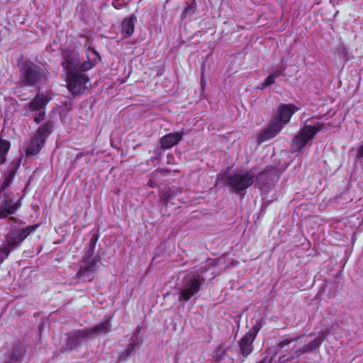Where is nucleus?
<instances>
[{
	"label": "nucleus",
	"instance_id": "f257e3e1",
	"mask_svg": "<svg viewBox=\"0 0 363 363\" xmlns=\"http://www.w3.org/2000/svg\"><path fill=\"white\" fill-rule=\"evenodd\" d=\"M87 60L81 62L78 55L74 52H63L62 66L67 74V87L74 94H81L87 88L89 78L83 72L91 69L100 60L98 52L93 48L87 50Z\"/></svg>",
	"mask_w": 363,
	"mask_h": 363
},
{
	"label": "nucleus",
	"instance_id": "f03ea898",
	"mask_svg": "<svg viewBox=\"0 0 363 363\" xmlns=\"http://www.w3.org/2000/svg\"><path fill=\"white\" fill-rule=\"evenodd\" d=\"M298 107L293 104H282L277 111L269 127L263 130L258 137L259 143L264 142L276 136L287 124L291 116L297 111Z\"/></svg>",
	"mask_w": 363,
	"mask_h": 363
},
{
	"label": "nucleus",
	"instance_id": "7ed1b4c3",
	"mask_svg": "<svg viewBox=\"0 0 363 363\" xmlns=\"http://www.w3.org/2000/svg\"><path fill=\"white\" fill-rule=\"evenodd\" d=\"M17 165L10 168L8 173L4 175L0 182V197L4 196V200L0 204V219L5 218L14 214L21 206V199L15 200L11 192L6 191L7 187L11 184L13 178L16 172Z\"/></svg>",
	"mask_w": 363,
	"mask_h": 363
},
{
	"label": "nucleus",
	"instance_id": "20e7f679",
	"mask_svg": "<svg viewBox=\"0 0 363 363\" xmlns=\"http://www.w3.org/2000/svg\"><path fill=\"white\" fill-rule=\"evenodd\" d=\"M180 278L177 284L179 300L186 301L199 291L204 279L201 272L196 270L184 272L180 274Z\"/></svg>",
	"mask_w": 363,
	"mask_h": 363
},
{
	"label": "nucleus",
	"instance_id": "39448f33",
	"mask_svg": "<svg viewBox=\"0 0 363 363\" xmlns=\"http://www.w3.org/2000/svg\"><path fill=\"white\" fill-rule=\"evenodd\" d=\"M38 225H32L25 228L14 229L6 237V242L0 247V264L9 255L11 252L28 235L33 232Z\"/></svg>",
	"mask_w": 363,
	"mask_h": 363
},
{
	"label": "nucleus",
	"instance_id": "423d86ee",
	"mask_svg": "<svg viewBox=\"0 0 363 363\" xmlns=\"http://www.w3.org/2000/svg\"><path fill=\"white\" fill-rule=\"evenodd\" d=\"M111 323L106 320L91 328L73 333L67 339L66 349L72 350L80 345L82 340L94 334H105L110 330Z\"/></svg>",
	"mask_w": 363,
	"mask_h": 363
},
{
	"label": "nucleus",
	"instance_id": "0eeeda50",
	"mask_svg": "<svg viewBox=\"0 0 363 363\" xmlns=\"http://www.w3.org/2000/svg\"><path fill=\"white\" fill-rule=\"evenodd\" d=\"M98 240L96 235H93L89 241V249L82 259L80 270L77 274L80 279L90 281L92 279V274L95 272L96 266V259L93 257V253Z\"/></svg>",
	"mask_w": 363,
	"mask_h": 363
},
{
	"label": "nucleus",
	"instance_id": "6e6552de",
	"mask_svg": "<svg viewBox=\"0 0 363 363\" xmlns=\"http://www.w3.org/2000/svg\"><path fill=\"white\" fill-rule=\"evenodd\" d=\"M326 129L323 123H316L314 125H306L303 126L299 133L296 135L292 142L293 147L300 151L309 141L312 140L317 133Z\"/></svg>",
	"mask_w": 363,
	"mask_h": 363
},
{
	"label": "nucleus",
	"instance_id": "1a4fd4ad",
	"mask_svg": "<svg viewBox=\"0 0 363 363\" xmlns=\"http://www.w3.org/2000/svg\"><path fill=\"white\" fill-rule=\"evenodd\" d=\"M52 125L50 122L40 125L28 145L26 150V154L35 155L38 153L44 145L47 138L52 133Z\"/></svg>",
	"mask_w": 363,
	"mask_h": 363
},
{
	"label": "nucleus",
	"instance_id": "9d476101",
	"mask_svg": "<svg viewBox=\"0 0 363 363\" xmlns=\"http://www.w3.org/2000/svg\"><path fill=\"white\" fill-rule=\"evenodd\" d=\"M254 182V174L250 172H241L228 176L227 184L235 192L241 194Z\"/></svg>",
	"mask_w": 363,
	"mask_h": 363
},
{
	"label": "nucleus",
	"instance_id": "9b49d317",
	"mask_svg": "<svg viewBox=\"0 0 363 363\" xmlns=\"http://www.w3.org/2000/svg\"><path fill=\"white\" fill-rule=\"evenodd\" d=\"M323 338L318 337L308 342H304L302 347L292 350L289 354H284L279 359V363H288L300 355L313 351L319 347Z\"/></svg>",
	"mask_w": 363,
	"mask_h": 363
},
{
	"label": "nucleus",
	"instance_id": "f8f14e48",
	"mask_svg": "<svg viewBox=\"0 0 363 363\" xmlns=\"http://www.w3.org/2000/svg\"><path fill=\"white\" fill-rule=\"evenodd\" d=\"M49 99L43 94L38 95L32 101L28 104L30 111H35L37 114L34 116V121L36 123H40L45 116V109Z\"/></svg>",
	"mask_w": 363,
	"mask_h": 363
},
{
	"label": "nucleus",
	"instance_id": "ddd939ff",
	"mask_svg": "<svg viewBox=\"0 0 363 363\" xmlns=\"http://www.w3.org/2000/svg\"><path fill=\"white\" fill-rule=\"evenodd\" d=\"M21 72L26 82L33 85L35 84L40 78V68L31 62H26L21 68Z\"/></svg>",
	"mask_w": 363,
	"mask_h": 363
},
{
	"label": "nucleus",
	"instance_id": "4468645a",
	"mask_svg": "<svg viewBox=\"0 0 363 363\" xmlns=\"http://www.w3.org/2000/svg\"><path fill=\"white\" fill-rule=\"evenodd\" d=\"M254 333H246L239 342L240 351L243 357H247L253 350Z\"/></svg>",
	"mask_w": 363,
	"mask_h": 363
},
{
	"label": "nucleus",
	"instance_id": "2eb2a0df",
	"mask_svg": "<svg viewBox=\"0 0 363 363\" xmlns=\"http://www.w3.org/2000/svg\"><path fill=\"white\" fill-rule=\"evenodd\" d=\"M183 135L180 132L172 133L165 135L160 139L162 148L170 149L182 139Z\"/></svg>",
	"mask_w": 363,
	"mask_h": 363
},
{
	"label": "nucleus",
	"instance_id": "dca6fc26",
	"mask_svg": "<svg viewBox=\"0 0 363 363\" xmlns=\"http://www.w3.org/2000/svg\"><path fill=\"white\" fill-rule=\"evenodd\" d=\"M277 175V172L269 169L260 173L257 179V182L260 190L263 191L267 185L273 184Z\"/></svg>",
	"mask_w": 363,
	"mask_h": 363
},
{
	"label": "nucleus",
	"instance_id": "f3484780",
	"mask_svg": "<svg viewBox=\"0 0 363 363\" xmlns=\"http://www.w3.org/2000/svg\"><path fill=\"white\" fill-rule=\"evenodd\" d=\"M135 18L130 16L125 18L122 22V33L125 37H130L133 35L135 28Z\"/></svg>",
	"mask_w": 363,
	"mask_h": 363
},
{
	"label": "nucleus",
	"instance_id": "a211bd4d",
	"mask_svg": "<svg viewBox=\"0 0 363 363\" xmlns=\"http://www.w3.org/2000/svg\"><path fill=\"white\" fill-rule=\"evenodd\" d=\"M138 345V337H133L130 339L128 347L119 354V358L121 360H125L129 357L134 352L135 347Z\"/></svg>",
	"mask_w": 363,
	"mask_h": 363
},
{
	"label": "nucleus",
	"instance_id": "6ab92c4d",
	"mask_svg": "<svg viewBox=\"0 0 363 363\" xmlns=\"http://www.w3.org/2000/svg\"><path fill=\"white\" fill-rule=\"evenodd\" d=\"M10 148V143L6 140H0V165L6 161V156Z\"/></svg>",
	"mask_w": 363,
	"mask_h": 363
},
{
	"label": "nucleus",
	"instance_id": "aec40b11",
	"mask_svg": "<svg viewBox=\"0 0 363 363\" xmlns=\"http://www.w3.org/2000/svg\"><path fill=\"white\" fill-rule=\"evenodd\" d=\"M23 355V350H14L6 363H21Z\"/></svg>",
	"mask_w": 363,
	"mask_h": 363
},
{
	"label": "nucleus",
	"instance_id": "412c9836",
	"mask_svg": "<svg viewBox=\"0 0 363 363\" xmlns=\"http://www.w3.org/2000/svg\"><path fill=\"white\" fill-rule=\"evenodd\" d=\"M277 78L272 74H270L263 82L259 84L258 88L260 89H263L267 86H269L273 84L275 82Z\"/></svg>",
	"mask_w": 363,
	"mask_h": 363
},
{
	"label": "nucleus",
	"instance_id": "4be33fe9",
	"mask_svg": "<svg viewBox=\"0 0 363 363\" xmlns=\"http://www.w3.org/2000/svg\"><path fill=\"white\" fill-rule=\"evenodd\" d=\"M225 354H226L225 349L223 347V346L220 345L216 348V350L214 352L213 357L216 359H217L218 360H221L224 358Z\"/></svg>",
	"mask_w": 363,
	"mask_h": 363
},
{
	"label": "nucleus",
	"instance_id": "5701e85b",
	"mask_svg": "<svg viewBox=\"0 0 363 363\" xmlns=\"http://www.w3.org/2000/svg\"><path fill=\"white\" fill-rule=\"evenodd\" d=\"M194 6L193 5H189L188 6H186L184 11H183V13H182V16L183 17H186L188 16H191L194 12Z\"/></svg>",
	"mask_w": 363,
	"mask_h": 363
},
{
	"label": "nucleus",
	"instance_id": "b1692460",
	"mask_svg": "<svg viewBox=\"0 0 363 363\" xmlns=\"http://www.w3.org/2000/svg\"><path fill=\"white\" fill-rule=\"evenodd\" d=\"M284 70L285 67L274 69L271 74H272L275 77V78H278L279 77L283 74Z\"/></svg>",
	"mask_w": 363,
	"mask_h": 363
},
{
	"label": "nucleus",
	"instance_id": "393cba45",
	"mask_svg": "<svg viewBox=\"0 0 363 363\" xmlns=\"http://www.w3.org/2000/svg\"><path fill=\"white\" fill-rule=\"evenodd\" d=\"M292 341H294V339H285L279 342V347L281 350H284V347L289 345Z\"/></svg>",
	"mask_w": 363,
	"mask_h": 363
},
{
	"label": "nucleus",
	"instance_id": "a878e982",
	"mask_svg": "<svg viewBox=\"0 0 363 363\" xmlns=\"http://www.w3.org/2000/svg\"><path fill=\"white\" fill-rule=\"evenodd\" d=\"M260 328H261V325L259 324H257V325H254L252 330H250L247 333H254L255 337L257 333L259 331Z\"/></svg>",
	"mask_w": 363,
	"mask_h": 363
},
{
	"label": "nucleus",
	"instance_id": "bb28decb",
	"mask_svg": "<svg viewBox=\"0 0 363 363\" xmlns=\"http://www.w3.org/2000/svg\"><path fill=\"white\" fill-rule=\"evenodd\" d=\"M162 199L167 202L171 199V195L169 191H164L162 195Z\"/></svg>",
	"mask_w": 363,
	"mask_h": 363
},
{
	"label": "nucleus",
	"instance_id": "cd10ccee",
	"mask_svg": "<svg viewBox=\"0 0 363 363\" xmlns=\"http://www.w3.org/2000/svg\"><path fill=\"white\" fill-rule=\"evenodd\" d=\"M357 157H363V142H362V144L357 149Z\"/></svg>",
	"mask_w": 363,
	"mask_h": 363
},
{
	"label": "nucleus",
	"instance_id": "c85d7f7f",
	"mask_svg": "<svg viewBox=\"0 0 363 363\" xmlns=\"http://www.w3.org/2000/svg\"><path fill=\"white\" fill-rule=\"evenodd\" d=\"M114 8L119 9H121V4H119V0H114L112 3Z\"/></svg>",
	"mask_w": 363,
	"mask_h": 363
},
{
	"label": "nucleus",
	"instance_id": "c756f323",
	"mask_svg": "<svg viewBox=\"0 0 363 363\" xmlns=\"http://www.w3.org/2000/svg\"><path fill=\"white\" fill-rule=\"evenodd\" d=\"M299 340H300L299 337H297V338L295 339V340H296V341H299Z\"/></svg>",
	"mask_w": 363,
	"mask_h": 363
}]
</instances>
